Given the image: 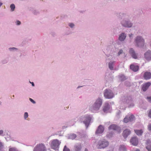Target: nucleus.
I'll return each instance as SVG.
<instances>
[{
  "label": "nucleus",
  "instance_id": "f257e3e1",
  "mask_svg": "<svg viewBox=\"0 0 151 151\" xmlns=\"http://www.w3.org/2000/svg\"><path fill=\"white\" fill-rule=\"evenodd\" d=\"M116 16L119 19H121L120 23L123 27L130 28L132 27L133 24L130 20V17L127 13H116Z\"/></svg>",
  "mask_w": 151,
  "mask_h": 151
},
{
  "label": "nucleus",
  "instance_id": "f03ea898",
  "mask_svg": "<svg viewBox=\"0 0 151 151\" xmlns=\"http://www.w3.org/2000/svg\"><path fill=\"white\" fill-rule=\"evenodd\" d=\"M102 103L103 99L100 98H98L96 100L93 104L89 106V110L92 112H96L99 110Z\"/></svg>",
  "mask_w": 151,
  "mask_h": 151
},
{
  "label": "nucleus",
  "instance_id": "7ed1b4c3",
  "mask_svg": "<svg viewBox=\"0 0 151 151\" xmlns=\"http://www.w3.org/2000/svg\"><path fill=\"white\" fill-rule=\"evenodd\" d=\"M144 40L142 37L138 36L136 37L134 40L135 46L138 47H141L144 45Z\"/></svg>",
  "mask_w": 151,
  "mask_h": 151
},
{
  "label": "nucleus",
  "instance_id": "20e7f679",
  "mask_svg": "<svg viewBox=\"0 0 151 151\" xmlns=\"http://www.w3.org/2000/svg\"><path fill=\"white\" fill-rule=\"evenodd\" d=\"M122 100L123 102L128 104L129 107L131 108L134 106L133 99L131 97L124 96L122 98Z\"/></svg>",
  "mask_w": 151,
  "mask_h": 151
},
{
  "label": "nucleus",
  "instance_id": "39448f33",
  "mask_svg": "<svg viewBox=\"0 0 151 151\" xmlns=\"http://www.w3.org/2000/svg\"><path fill=\"white\" fill-rule=\"evenodd\" d=\"M61 143V141L57 139H54L52 141L50 146L52 148L53 150H55L57 151H58L59 145Z\"/></svg>",
  "mask_w": 151,
  "mask_h": 151
},
{
  "label": "nucleus",
  "instance_id": "423d86ee",
  "mask_svg": "<svg viewBox=\"0 0 151 151\" xmlns=\"http://www.w3.org/2000/svg\"><path fill=\"white\" fill-rule=\"evenodd\" d=\"M104 96L106 98L110 99L114 96V94L112 91L109 89H106L104 92Z\"/></svg>",
  "mask_w": 151,
  "mask_h": 151
},
{
  "label": "nucleus",
  "instance_id": "0eeeda50",
  "mask_svg": "<svg viewBox=\"0 0 151 151\" xmlns=\"http://www.w3.org/2000/svg\"><path fill=\"white\" fill-rule=\"evenodd\" d=\"M109 142L105 140L99 141L98 142V148L99 149L104 148L108 146Z\"/></svg>",
  "mask_w": 151,
  "mask_h": 151
},
{
  "label": "nucleus",
  "instance_id": "6e6552de",
  "mask_svg": "<svg viewBox=\"0 0 151 151\" xmlns=\"http://www.w3.org/2000/svg\"><path fill=\"white\" fill-rule=\"evenodd\" d=\"M47 149L45 145L42 143L37 144L34 148L33 151H46Z\"/></svg>",
  "mask_w": 151,
  "mask_h": 151
},
{
  "label": "nucleus",
  "instance_id": "1a4fd4ad",
  "mask_svg": "<svg viewBox=\"0 0 151 151\" xmlns=\"http://www.w3.org/2000/svg\"><path fill=\"white\" fill-rule=\"evenodd\" d=\"M117 49L114 45L108 46L106 50L111 54L114 55L117 51Z\"/></svg>",
  "mask_w": 151,
  "mask_h": 151
},
{
  "label": "nucleus",
  "instance_id": "9d476101",
  "mask_svg": "<svg viewBox=\"0 0 151 151\" xmlns=\"http://www.w3.org/2000/svg\"><path fill=\"white\" fill-rule=\"evenodd\" d=\"M84 120L83 121V123L87 128L91 120L92 119V117L90 115H86L84 117Z\"/></svg>",
  "mask_w": 151,
  "mask_h": 151
},
{
  "label": "nucleus",
  "instance_id": "9b49d317",
  "mask_svg": "<svg viewBox=\"0 0 151 151\" xmlns=\"http://www.w3.org/2000/svg\"><path fill=\"white\" fill-rule=\"evenodd\" d=\"M129 53L131 56L134 59H137V54L136 53L133 48H130L129 49Z\"/></svg>",
  "mask_w": 151,
  "mask_h": 151
},
{
  "label": "nucleus",
  "instance_id": "f8f14e48",
  "mask_svg": "<svg viewBox=\"0 0 151 151\" xmlns=\"http://www.w3.org/2000/svg\"><path fill=\"white\" fill-rule=\"evenodd\" d=\"M104 130V127L102 125H100L96 132V134H101L103 132Z\"/></svg>",
  "mask_w": 151,
  "mask_h": 151
},
{
  "label": "nucleus",
  "instance_id": "ddd939ff",
  "mask_svg": "<svg viewBox=\"0 0 151 151\" xmlns=\"http://www.w3.org/2000/svg\"><path fill=\"white\" fill-rule=\"evenodd\" d=\"M126 36L127 35L125 33L122 32L119 35V40L121 42L124 41L125 39Z\"/></svg>",
  "mask_w": 151,
  "mask_h": 151
},
{
  "label": "nucleus",
  "instance_id": "4468645a",
  "mask_svg": "<svg viewBox=\"0 0 151 151\" xmlns=\"http://www.w3.org/2000/svg\"><path fill=\"white\" fill-rule=\"evenodd\" d=\"M131 133V131L128 129L124 130L123 132L122 135L124 137L126 138Z\"/></svg>",
  "mask_w": 151,
  "mask_h": 151
},
{
  "label": "nucleus",
  "instance_id": "2eb2a0df",
  "mask_svg": "<svg viewBox=\"0 0 151 151\" xmlns=\"http://www.w3.org/2000/svg\"><path fill=\"white\" fill-rule=\"evenodd\" d=\"M130 141L131 144L134 146L137 145L138 143V139L136 137H132L130 139Z\"/></svg>",
  "mask_w": 151,
  "mask_h": 151
},
{
  "label": "nucleus",
  "instance_id": "dca6fc26",
  "mask_svg": "<svg viewBox=\"0 0 151 151\" xmlns=\"http://www.w3.org/2000/svg\"><path fill=\"white\" fill-rule=\"evenodd\" d=\"M145 57L147 60H151V51L148 50L144 54Z\"/></svg>",
  "mask_w": 151,
  "mask_h": 151
},
{
  "label": "nucleus",
  "instance_id": "f3484780",
  "mask_svg": "<svg viewBox=\"0 0 151 151\" xmlns=\"http://www.w3.org/2000/svg\"><path fill=\"white\" fill-rule=\"evenodd\" d=\"M151 85V83L150 82H148L145 83L142 85V90L144 91H146L149 87Z\"/></svg>",
  "mask_w": 151,
  "mask_h": 151
},
{
  "label": "nucleus",
  "instance_id": "a211bd4d",
  "mask_svg": "<svg viewBox=\"0 0 151 151\" xmlns=\"http://www.w3.org/2000/svg\"><path fill=\"white\" fill-rule=\"evenodd\" d=\"M108 128L109 130L113 129L115 130H119L120 129V127L115 124L110 125Z\"/></svg>",
  "mask_w": 151,
  "mask_h": 151
},
{
  "label": "nucleus",
  "instance_id": "6ab92c4d",
  "mask_svg": "<svg viewBox=\"0 0 151 151\" xmlns=\"http://www.w3.org/2000/svg\"><path fill=\"white\" fill-rule=\"evenodd\" d=\"M110 108V106L108 103L106 102L105 103L103 108V110L104 112H107Z\"/></svg>",
  "mask_w": 151,
  "mask_h": 151
},
{
  "label": "nucleus",
  "instance_id": "aec40b11",
  "mask_svg": "<svg viewBox=\"0 0 151 151\" xmlns=\"http://www.w3.org/2000/svg\"><path fill=\"white\" fill-rule=\"evenodd\" d=\"M144 77L146 80H148L151 78V73L150 72H147L145 73Z\"/></svg>",
  "mask_w": 151,
  "mask_h": 151
},
{
  "label": "nucleus",
  "instance_id": "412c9836",
  "mask_svg": "<svg viewBox=\"0 0 151 151\" xmlns=\"http://www.w3.org/2000/svg\"><path fill=\"white\" fill-rule=\"evenodd\" d=\"M115 61L111 60L108 63V66L109 69L111 70L114 69V67Z\"/></svg>",
  "mask_w": 151,
  "mask_h": 151
},
{
  "label": "nucleus",
  "instance_id": "4be33fe9",
  "mask_svg": "<svg viewBox=\"0 0 151 151\" xmlns=\"http://www.w3.org/2000/svg\"><path fill=\"white\" fill-rule=\"evenodd\" d=\"M146 144H147V146H146V148L148 151H151V141L149 140H147Z\"/></svg>",
  "mask_w": 151,
  "mask_h": 151
},
{
  "label": "nucleus",
  "instance_id": "5701e85b",
  "mask_svg": "<svg viewBox=\"0 0 151 151\" xmlns=\"http://www.w3.org/2000/svg\"><path fill=\"white\" fill-rule=\"evenodd\" d=\"M130 69L134 72L137 71L139 69V67L138 65H131L130 66Z\"/></svg>",
  "mask_w": 151,
  "mask_h": 151
},
{
  "label": "nucleus",
  "instance_id": "b1692460",
  "mask_svg": "<svg viewBox=\"0 0 151 151\" xmlns=\"http://www.w3.org/2000/svg\"><path fill=\"white\" fill-rule=\"evenodd\" d=\"M82 146L80 144H77L75 146V150L76 151H80Z\"/></svg>",
  "mask_w": 151,
  "mask_h": 151
},
{
  "label": "nucleus",
  "instance_id": "393cba45",
  "mask_svg": "<svg viewBox=\"0 0 151 151\" xmlns=\"http://www.w3.org/2000/svg\"><path fill=\"white\" fill-rule=\"evenodd\" d=\"M68 25L72 30H74L75 28V24L73 22H69L68 23Z\"/></svg>",
  "mask_w": 151,
  "mask_h": 151
},
{
  "label": "nucleus",
  "instance_id": "a878e982",
  "mask_svg": "<svg viewBox=\"0 0 151 151\" xmlns=\"http://www.w3.org/2000/svg\"><path fill=\"white\" fill-rule=\"evenodd\" d=\"M118 76L120 80L121 81H123L127 79V78L123 74L120 75Z\"/></svg>",
  "mask_w": 151,
  "mask_h": 151
},
{
  "label": "nucleus",
  "instance_id": "bb28decb",
  "mask_svg": "<svg viewBox=\"0 0 151 151\" xmlns=\"http://www.w3.org/2000/svg\"><path fill=\"white\" fill-rule=\"evenodd\" d=\"M9 50L11 52H14L18 50V49L15 47H10L8 48Z\"/></svg>",
  "mask_w": 151,
  "mask_h": 151
},
{
  "label": "nucleus",
  "instance_id": "cd10ccee",
  "mask_svg": "<svg viewBox=\"0 0 151 151\" xmlns=\"http://www.w3.org/2000/svg\"><path fill=\"white\" fill-rule=\"evenodd\" d=\"M134 131L136 134L138 136L141 135L143 133V131L142 130H134Z\"/></svg>",
  "mask_w": 151,
  "mask_h": 151
},
{
  "label": "nucleus",
  "instance_id": "c85d7f7f",
  "mask_svg": "<svg viewBox=\"0 0 151 151\" xmlns=\"http://www.w3.org/2000/svg\"><path fill=\"white\" fill-rule=\"evenodd\" d=\"M76 137V135L75 134H71L68 136V139H75Z\"/></svg>",
  "mask_w": 151,
  "mask_h": 151
},
{
  "label": "nucleus",
  "instance_id": "c756f323",
  "mask_svg": "<svg viewBox=\"0 0 151 151\" xmlns=\"http://www.w3.org/2000/svg\"><path fill=\"white\" fill-rule=\"evenodd\" d=\"M128 116L129 117V122H132L135 120V117L134 115L131 114L129 116Z\"/></svg>",
  "mask_w": 151,
  "mask_h": 151
},
{
  "label": "nucleus",
  "instance_id": "7c9ffc66",
  "mask_svg": "<svg viewBox=\"0 0 151 151\" xmlns=\"http://www.w3.org/2000/svg\"><path fill=\"white\" fill-rule=\"evenodd\" d=\"M119 150L120 151H126V148L124 145H121L120 146Z\"/></svg>",
  "mask_w": 151,
  "mask_h": 151
},
{
  "label": "nucleus",
  "instance_id": "2f4dec72",
  "mask_svg": "<svg viewBox=\"0 0 151 151\" xmlns=\"http://www.w3.org/2000/svg\"><path fill=\"white\" fill-rule=\"evenodd\" d=\"M114 134V133L113 132H108L106 135V137L109 138H110L112 137Z\"/></svg>",
  "mask_w": 151,
  "mask_h": 151
},
{
  "label": "nucleus",
  "instance_id": "473e14b6",
  "mask_svg": "<svg viewBox=\"0 0 151 151\" xmlns=\"http://www.w3.org/2000/svg\"><path fill=\"white\" fill-rule=\"evenodd\" d=\"M10 8H11L10 11L11 12H12L14 11L15 8V5L13 4H11L10 6Z\"/></svg>",
  "mask_w": 151,
  "mask_h": 151
},
{
  "label": "nucleus",
  "instance_id": "72a5a7b5",
  "mask_svg": "<svg viewBox=\"0 0 151 151\" xmlns=\"http://www.w3.org/2000/svg\"><path fill=\"white\" fill-rule=\"evenodd\" d=\"M29 116L28 113L27 112H25L24 114V118L25 120H27V118Z\"/></svg>",
  "mask_w": 151,
  "mask_h": 151
},
{
  "label": "nucleus",
  "instance_id": "f704fd0d",
  "mask_svg": "<svg viewBox=\"0 0 151 151\" xmlns=\"http://www.w3.org/2000/svg\"><path fill=\"white\" fill-rule=\"evenodd\" d=\"M129 122V117L128 116H126L123 119V122L125 123H127Z\"/></svg>",
  "mask_w": 151,
  "mask_h": 151
},
{
  "label": "nucleus",
  "instance_id": "c9c22d12",
  "mask_svg": "<svg viewBox=\"0 0 151 151\" xmlns=\"http://www.w3.org/2000/svg\"><path fill=\"white\" fill-rule=\"evenodd\" d=\"M123 53H124V52L123 50L122 49H120L119 50L117 53V56H119L123 54Z\"/></svg>",
  "mask_w": 151,
  "mask_h": 151
},
{
  "label": "nucleus",
  "instance_id": "e433bc0d",
  "mask_svg": "<svg viewBox=\"0 0 151 151\" xmlns=\"http://www.w3.org/2000/svg\"><path fill=\"white\" fill-rule=\"evenodd\" d=\"M8 59L6 58L4 59L1 61V63L3 64H6L8 62Z\"/></svg>",
  "mask_w": 151,
  "mask_h": 151
},
{
  "label": "nucleus",
  "instance_id": "4c0bfd02",
  "mask_svg": "<svg viewBox=\"0 0 151 151\" xmlns=\"http://www.w3.org/2000/svg\"><path fill=\"white\" fill-rule=\"evenodd\" d=\"M32 13H33L34 14L36 15L38 14L39 13V12L36 10H33Z\"/></svg>",
  "mask_w": 151,
  "mask_h": 151
},
{
  "label": "nucleus",
  "instance_id": "58836bf2",
  "mask_svg": "<svg viewBox=\"0 0 151 151\" xmlns=\"http://www.w3.org/2000/svg\"><path fill=\"white\" fill-rule=\"evenodd\" d=\"M15 23L17 25L19 26L21 24V22L18 20H17L15 22Z\"/></svg>",
  "mask_w": 151,
  "mask_h": 151
},
{
  "label": "nucleus",
  "instance_id": "ea45409f",
  "mask_svg": "<svg viewBox=\"0 0 151 151\" xmlns=\"http://www.w3.org/2000/svg\"><path fill=\"white\" fill-rule=\"evenodd\" d=\"M133 34L130 33L129 34V36L130 38V41L131 42V41L132 40L133 38Z\"/></svg>",
  "mask_w": 151,
  "mask_h": 151
},
{
  "label": "nucleus",
  "instance_id": "a19ab883",
  "mask_svg": "<svg viewBox=\"0 0 151 151\" xmlns=\"http://www.w3.org/2000/svg\"><path fill=\"white\" fill-rule=\"evenodd\" d=\"M63 151H70L69 149L66 146H64Z\"/></svg>",
  "mask_w": 151,
  "mask_h": 151
},
{
  "label": "nucleus",
  "instance_id": "79ce46f5",
  "mask_svg": "<svg viewBox=\"0 0 151 151\" xmlns=\"http://www.w3.org/2000/svg\"><path fill=\"white\" fill-rule=\"evenodd\" d=\"M9 151H17V150L15 148H12L9 149Z\"/></svg>",
  "mask_w": 151,
  "mask_h": 151
},
{
  "label": "nucleus",
  "instance_id": "37998d69",
  "mask_svg": "<svg viewBox=\"0 0 151 151\" xmlns=\"http://www.w3.org/2000/svg\"><path fill=\"white\" fill-rule=\"evenodd\" d=\"M146 99L149 102L151 103V96L149 97H147Z\"/></svg>",
  "mask_w": 151,
  "mask_h": 151
},
{
  "label": "nucleus",
  "instance_id": "c03bdc74",
  "mask_svg": "<svg viewBox=\"0 0 151 151\" xmlns=\"http://www.w3.org/2000/svg\"><path fill=\"white\" fill-rule=\"evenodd\" d=\"M29 100L33 104H36V102L32 99L30 98L29 99Z\"/></svg>",
  "mask_w": 151,
  "mask_h": 151
},
{
  "label": "nucleus",
  "instance_id": "a18cd8bd",
  "mask_svg": "<svg viewBox=\"0 0 151 151\" xmlns=\"http://www.w3.org/2000/svg\"><path fill=\"white\" fill-rule=\"evenodd\" d=\"M4 131L2 130H0V135L4 136V135L3 134Z\"/></svg>",
  "mask_w": 151,
  "mask_h": 151
},
{
  "label": "nucleus",
  "instance_id": "49530a36",
  "mask_svg": "<svg viewBox=\"0 0 151 151\" xmlns=\"http://www.w3.org/2000/svg\"><path fill=\"white\" fill-rule=\"evenodd\" d=\"M148 116L150 117V118H151V109L150 110L148 114Z\"/></svg>",
  "mask_w": 151,
  "mask_h": 151
},
{
  "label": "nucleus",
  "instance_id": "de8ad7c7",
  "mask_svg": "<svg viewBox=\"0 0 151 151\" xmlns=\"http://www.w3.org/2000/svg\"><path fill=\"white\" fill-rule=\"evenodd\" d=\"M3 147V145L2 143L0 142V150L2 149Z\"/></svg>",
  "mask_w": 151,
  "mask_h": 151
},
{
  "label": "nucleus",
  "instance_id": "09e8293b",
  "mask_svg": "<svg viewBox=\"0 0 151 151\" xmlns=\"http://www.w3.org/2000/svg\"><path fill=\"white\" fill-rule=\"evenodd\" d=\"M148 128L149 130L151 131V124L149 125L148 126Z\"/></svg>",
  "mask_w": 151,
  "mask_h": 151
},
{
  "label": "nucleus",
  "instance_id": "8fccbe9b",
  "mask_svg": "<svg viewBox=\"0 0 151 151\" xmlns=\"http://www.w3.org/2000/svg\"><path fill=\"white\" fill-rule=\"evenodd\" d=\"M29 83H31L32 84V86H35V84H34V83L33 82H31L30 81H29Z\"/></svg>",
  "mask_w": 151,
  "mask_h": 151
},
{
  "label": "nucleus",
  "instance_id": "3c124183",
  "mask_svg": "<svg viewBox=\"0 0 151 151\" xmlns=\"http://www.w3.org/2000/svg\"><path fill=\"white\" fill-rule=\"evenodd\" d=\"M2 4L3 3L1 1H0V7L2 5Z\"/></svg>",
  "mask_w": 151,
  "mask_h": 151
},
{
  "label": "nucleus",
  "instance_id": "603ef678",
  "mask_svg": "<svg viewBox=\"0 0 151 151\" xmlns=\"http://www.w3.org/2000/svg\"><path fill=\"white\" fill-rule=\"evenodd\" d=\"M111 60H114V56H113L112 57L111 56Z\"/></svg>",
  "mask_w": 151,
  "mask_h": 151
},
{
  "label": "nucleus",
  "instance_id": "864d4df0",
  "mask_svg": "<svg viewBox=\"0 0 151 151\" xmlns=\"http://www.w3.org/2000/svg\"><path fill=\"white\" fill-rule=\"evenodd\" d=\"M88 151V150H87V149L86 148L85 150V151Z\"/></svg>",
  "mask_w": 151,
  "mask_h": 151
},
{
  "label": "nucleus",
  "instance_id": "5fc2aeb1",
  "mask_svg": "<svg viewBox=\"0 0 151 151\" xmlns=\"http://www.w3.org/2000/svg\"><path fill=\"white\" fill-rule=\"evenodd\" d=\"M136 151H140L139 150H137Z\"/></svg>",
  "mask_w": 151,
  "mask_h": 151
},
{
  "label": "nucleus",
  "instance_id": "6e6d98bb",
  "mask_svg": "<svg viewBox=\"0 0 151 151\" xmlns=\"http://www.w3.org/2000/svg\"><path fill=\"white\" fill-rule=\"evenodd\" d=\"M13 97H14V95H13Z\"/></svg>",
  "mask_w": 151,
  "mask_h": 151
}]
</instances>
